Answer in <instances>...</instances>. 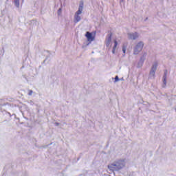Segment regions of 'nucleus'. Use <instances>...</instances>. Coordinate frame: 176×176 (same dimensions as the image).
Masks as SVG:
<instances>
[{"instance_id": "f8f14e48", "label": "nucleus", "mask_w": 176, "mask_h": 176, "mask_svg": "<svg viewBox=\"0 0 176 176\" xmlns=\"http://www.w3.org/2000/svg\"><path fill=\"white\" fill-rule=\"evenodd\" d=\"M122 52H123L124 54H126V46H124V45L122 46Z\"/></svg>"}, {"instance_id": "f03ea898", "label": "nucleus", "mask_w": 176, "mask_h": 176, "mask_svg": "<svg viewBox=\"0 0 176 176\" xmlns=\"http://www.w3.org/2000/svg\"><path fill=\"white\" fill-rule=\"evenodd\" d=\"M83 1H80L79 7L78 11L74 14V23L76 24V23H79L80 20H82V18H80V14H82L83 12Z\"/></svg>"}, {"instance_id": "dca6fc26", "label": "nucleus", "mask_w": 176, "mask_h": 176, "mask_svg": "<svg viewBox=\"0 0 176 176\" xmlns=\"http://www.w3.org/2000/svg\"><path fill=\"white\" fill-rule=\"evenodd\" d=\"M59 124H60V123L56 122V126H58Z\"/></svg>"}, {"instance_id": "39448f33", "label": "nucleus", "mask_w": 176, "mask_h": 176, "mask_svg": "<svg viewBox=\"0 0 176 176\" xmlns=\"http://www.w3.org/2000/svg\"><path fill=\"white\" fill-rule=\"evenodd\" d=\"M85 36H86L88 42H89V43H91V42H93V41H94V39H96V36L93 35V33H91L90 32H87L85 34Z\"/></svg>"}, {"instance_id": "1a4fd4ad", "label": "nucleus", "mask_w": 176, "mask_h": 176, "mask_svg": "<svg viewBox=\"0 0 176 176\" xmlns=\"http://www.w3.org/2000/svg\"><path fill=\"white\" fill-rule=\"evenodd\" d=\"M145 57H146V52H144L142 56L140 58V60L138 64H141L142 65V64H144V61H145Z\"/></svg>"}, {"instance_id": "f3484780", "label": "nucleus", "mask_w": 176, "mask_h": 176, "mask_svg": "<svg viewBox=\"0 0 176 176\" xmlns=\"http://www.w3.org/2000/svg\"><path fill=\"white\" fill-rule=\"evenodd\" d=\"M124 0H120V3H122V2H124Z\"/></svg>"}, {"instance_id": "0eeeda50", "label": "nucleus", "mask_w": 176, "mask_h": 176, "mask_svg": "<svg viewBox=\"0 0 176 176\" xmlns=\"http://www.w3.org/2000/svg\"><path fill=\"white\" fill-rule=\"evenodd\" d=\"M111 42H112V33L107 34V36L106 37L104 43L106 45L107 47H109V46L111 45Z\"/></svg>"}, {"instance_id": "6e6552de", "label": "nucleus", "mask_w": 176, "mask_h": 176, "mask_svg": "<svg viewBox=\"0 0 176 176\" xmlns=\"http://www.w3.org/2000/svg\"><path fill=\"white\" fill-rule=\"evenodd\" d=\"M167 69L164 70V76H163V83L164 85V87L167 85Z\"/></svg>"}, {"instance_id": "9b49d317", "label": "nucleus", "mask_w": 176, "mask_h": 176, "mask_svg": "<svg viewBox=\"0 0 176 176\" xmlns=\"http://www.w3.org/2000/svg\"><path fill=\"white\" fill-rule=\"evenodd\" d=\"M16 8H20V0H14Z\"/></svg>"}, {"instance_id": "2eb2a0df", "label": "nucleus", "mask_w": 176, "mask_h": 176, "mask_svg": "<svg viewBox=\"0 0 176 176\" xmlns=\"http://www.w3.org/2000/svg\"><path fill=\"white\" fill-rule=\"evenodd\" d=\"M60 13H61V8H59L58 10V14H60Z\"/></svg>"}, {"instance_id": "4468645a", "label": "nucleus", "mask_w": 176, "mask_h": 176, "mask_svg": "<svg viewBox=\"0 0 176 176\" xmlns=\"http://www.w3.org/2000/svg\"><path fill=\"white\" fill-rule=\"evenodd\" d=\"M34 91L32 90H29L28 96H32Z\"/></svg>"}, {"instance_id": "ddd939ff", "label": "nucleus", "mask_w": 176, "mask_h": 176, "mask_svg": "<svg viewBox=\"0 0 176 176\" xmlns=\"http://www.w3.org/2000/svg\"><path fill=\"white\" fill-rule=\"evenodd\" d=\"M115 83H116V82H119V76H116V77H115Z\"/></svg>"}, {"instance_id": "f257e3e1", "label": "nucleus", "mask_w": 176, "mask_h": 176, "mask_svg": "<svg viewBox=\"0 0 176 176\" xmlns=\"http://www.w3.org/2000/svg\"><path fill=\"white\" fill-rule=\"evenodd\" d=\"M126 166V161L124 160H118L113 163L108 165V168L111 171H119Z\"/></svg>"}, {"instance_id": "9d476101", "label": "nucleus", "mask_w": 176, "mask_h": 176, "mask_svg": "<svg viewBox=\"0 0 176 176\" xmlns=\"http://www.w3.org/2000/svg\"><path fill=\"white\" fill-rule=\"evenodd\" d=\"M116 47H118V41L116 40L114 41V46L112 50L113 54H115V52H116Z\"/></svg>"}, {"instance_id": "20e7f679", "label": "nucleus", "mask_w": 176, "mask_h": 176, "mask_svg": "<svg viewBox=\"0 0 176 176\" xmlns=\"http://www.w3.org/2000/svg\"><path fill=\"white\" fill-rule=\"evenodd\" d=\"M128 38L131 39L132 41H135L138 38H140V34L138 32H135L133 33H128L127 34Z\"/></svg>"}, {"instance_id": "423d86ee", "label": "nucleus", "mask_w": 176, "mask_h": 176, "mask_svg": "<svg viewBox=\"0 0 176 176\" xmlns=\"http://www.w3.org/2000/svg\"><path fill=\"white\" fill-rule=\"evenodd\" d=\"M156 69H157V62H155L151 67V69L150 71V77L151 78H154L155 74L156 72Z\"/></svg>"}, {"instance_id": "7ed1b4c3", "label": "nucleus", "mask_w": 176, "mask_h": 176, "mask_svg": "<svg viewBox=\"0 0 176 176\" xmlns=\"http://www.w3.org/2000/svg\"><path fill=\"white\" fill-rule=\"evenodd\" d=\"M144 49V42L140 41L135 45L133 50V54L137 55L139 54L140 52Z\"/></svg>"}]
</instances>
